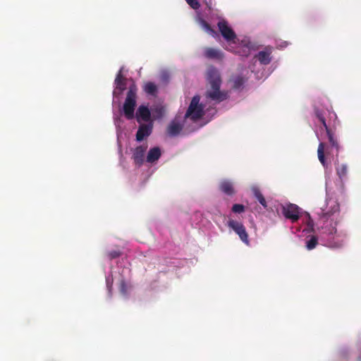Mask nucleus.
Listing matches in <instances>:
<instances>
[{
    "mask_svg": "<svg viewBox=\"0 0 361 361\" xmlns=\"http://www.w3.org/2000/svg\"><path fill=\"white\" fill-rule=\"evenodd\" d=\"M121 255L122 252L120 250H111L106 253V257L109 260H112L121 257Z\"/></svg>",
    "mask_w": 361,
    "mask_h": 361,
    "instance_id": "28",
    "label": "nucleus"
},
{
    "mask_svg": "<svg viewBox=\"0 0 361 361\" xmlns=\"http://www.w3.org/2000/svg\"><path fill=\"white\" fill-rule=\"evenodd\" d=\"M308 217H309L308 226H313L312 220L310 219V215H309V214H308Z\"/></svg>",
    "mask_w": 361,
    "mask_h": 361,
    "instance_id": "32",
    "label": "nucleus"
},
{
    "mask_svg": "<svg viewBox=\"0 0 361 361\" xmlns=\"http://www.w3.org/2000/svg\"><path fill=\"white\" fill-rule=\"evenodd\" d=\"M183 130V125L177 121L176 118L171 121L167 127V133L171 137L178 135Z\"/></svg>",
    "mask_w": 361,
    "mask_h": 361,
    "instance_id": "12",
    "label": "nucleus"
},
{
    "mask_svg": "<svg viewBox=\"0 0 361 361\" xmlns=\"http://www.w3.org/2000/svg\"><path fill=\"white\" fill-rule=\"evenodd\" d=\"M217 25L221 35L229 43L230 46L231 44L236 43L237 36L225 20H220Z\"/></svg>",
    "mask_w": 361,
    "mask_h": 361,
    "instance_id": "7",
    "label": "nucleus"
},
{
    "mask_svg": "<svg viewBox=\"0 0 361 361\" xmlns=\"http://www.w3.org/2000/svg\"><path fill=\"white\" fill-rule=\"evenodd\" d=\"M153 130V122L141 123L138 127L136 133V140L138 142L142 141L145 138L149 137Z\"/></svg>",
    "mask_w": 361,
    "mask_h": 361,
    "instance_id": "9",
    "label": "nucleus"
},
{
    "mask_svg": "<svg viewBox=\"0 0 361 361\" xmlns=\"http://www.w3.org/2000/svg\"><path fill=\"white\" fill-rule=\"evenodd\" d=\"M107 287L109 288V294L111 295V286L107 283Z\"/></svg>",
    "mask_w": 361,
    "mask_h": 361,
    "instance_id": "33",
    "label": "nucleus"
},
{
    "mask_svg": "<svg viewBox=\"0 0 361 361\" xmlns=\"http://www.w3.org/2000/svg\"><path fill=\"white\" fill-rule=\"evenodd\" d=\"M339 212V204L334 200H328L326 209L323 210L324 224L320 235L326 246L332 248L341 247L347 236L346 231L340 225L341 217Z\"/></svg>",
    "mask_w": 361,
    "mask_h": 361,
    "instance_id": "1",
    "label": "nucleus"
},
{
    "mask_svg": "<svg viewBox=\"0 0 361 361\" xmlns=\"http://www.w3.org/2000/svg\"><path fill=\"white\" fill-rule=\"evenodd\" d=\"M115 84L116 85V89L119 90L120 92H123L126 89V79L122 75V70H120L117 73Z\"/></svg>",
    "mask_w": 361,
    "mask_h": 361,
    "instance_id": "22",
    "label": "nucleus"
},
{
    "mask_svg": "<svg viewBox=\"0 0 361 361\" xmlns=\"http://www.w3.org/2000/svg\"><path fill=\"white\" fill-rule=\"evenodd\" d=\"M318 243L317 237L315 235H312L310 238L306 241V247L307 250H311L315 248L316 245Z\"/></svg>",
    "mask_w": 361,
    "mask_h": 361,
    "instance_id": "26",
    "label": "nucleus"
},
{
    "mask_svg": "<svg viewBox=\"0 0 361 361\" xmlns=\"http://www.w3.org/2000/svg\"><path fill=\"white\" fill-rule=\"evenodd\" d=\"M324 150L325 144L324 142H320L317 149L318 159L324 167H327V163L326 161L324 155Z\"/></svg>",
    "mask_w": 361,
    "mask_h": 361,
    "instance_id": "24",
    "label": "nucleus"
},
{
    "mask_svg": "<svg viewBox=\"0 0 361 361\" xmlns=\"http://www.w3.org/2000/svg\"><path fill=\"white\" fill-rule=\"evenodd\" d=\"M204 105L200 103V97L195 95L188 107L185 114L184 119H190L192 122H197L204 115Z\"/></svg>",
    "mask_w": 361,
    "mask_h": 361,
    "instance_id": "4",
    "label": "nucleus"
},
{
    "mask_svg": "<svg viewBox=\"0 0 361 361\" xmlns=\"http://www.w3.org/2000/svg\"><path fill=\"white\" fill-rule=\"evenodd\" d=\"M246 80L247 78H245L241 75L233 76L231 79V81L233 82L232 87L235 90H239L243 87Z\"/></svg>",
    "mask_w": 361,
    "mask_h": 361,
    "instance_id": "23",
    "label": "nucleus"
},
{
    "mask_svg": "<svg viewBox=\"0 0 361 361\" xmlns=\"http://www.w3.org/2000/svg\"><path fill=\"white\" fill-rule=\"evenodd\" d=\"M161 152L159 147L151 148L147 155L146 161L148 163H154L157 161L161 157Z\"/></svg>",
    "mask_w": 361,
    "mask_h": 361,
    "instance_id": "14",
    "label": "nucleus"
},
{
    "mask_svg": "<svg viewBox=\"0 0 361 361\" xmlns=\"http://www.w3.org/2000/svg\"><path fill=\"white\" fill-rule=\"evenodd\" d=\"M199 25L208 34L212 36H215L216 35V32L211 27V25L203 18H198L197 20Z\"/></svg>",
    "mask_w": 361,
    "mask_h": 361,
    "instance_id": "21",
    "label": "nucleus"
},
{
    "mask_svg": "<svg viewBox=\"0 0 361 361\" xmlns=\"http://www.w3.org/2000/svg\"><path fill=\"white\" fill-rule=\"evenodd\" d=\"M253 193L255 195V197L258 200V202L263 206L264 208L267 207V202L265 198L264 197L263 195L260 192V190L258 188H254L253 189Z\"/></svg>",
    "mask_w": 361,
    "mask_h": 361,
    "instance_id": "25",
    "label": "nucleus"
},
{
    "mask_svg": "<svg viewBox=\"0 0 361 361\" xmlns=\"http://www.w3.org/2000/svg\"><path fill=\"white\" fill-rule=\"evenodd\" d=\"M137 87L135 83H133L128 87L127 95L123 106V111L125 117L128 120H131L135 117V109L137 103Z\"/></svg>",
    "mask_w": 361,
    "mask_h": 361,
    "instance_id": "3",
    "label": "nucleus"
},
{
    "mask_svg": "<svg viewBox=\"0 0 361 361\" xmlns=\"http://www.w3.org/2000/svg\"><path fill=\"white\" fill-rule=\"evenodd\" d=\"M300 208L292 203H288L281 206V212L286 219H290L292 223L298 221L300 217Z\"/></svg>",
    "mask_w": 361,
    "mask_h": 361,
    "instance_id": "6",
    "label": "nucleus"
},
{
    "mask_svg": "<svg viewBox=\"0 0 361 361\" xmlns=\"http://www.w3.org/2000/svg\"><path fill=\"white\" fill-rule=\"evenodd\" d=\"M336 171L341 181L347 178L348 165L346 164H336Z\"/></svg>",
    "mask_w": 361,
    "mask_h": 361,
    "instance_id": "17",
    "label": "nucleus"
},
{
    "mask_svg": "<svg viewBox=\"0 0 361 361\" xmlns=\"http://www.w3.org/2000/svg\"><path fill=\"white\" fill-rule=\"evenodd\" d=\"M143 90L145 93L152 96H157L158 93L157 85L154 82L150 81L145 83Z\"/></svg>",
    "mask_w": 361,
    "mask_h": 361,
    "instance_id": "19",
    "label": "nucleus"
},
{
    "mask_svg": "<svg viewBox=\"0 0 361 361\" xmlns=\"http://www.w3.org/2000/svg\"><path fill=\"white\" fill-rule=\"evenodd\" d=\"M325 130L326 132L328 140L331 147L335 148L336 152H338L340 146L334 132L329 128H327V129H325Z\"/></svg>",
    "mask_w": 361,
    "mask_h": 361,
    "instance_id": "20",
    "label": "nucleus"
},
{
    "mask_svg": "<svg viewBox=\"0 0 361 361\" xmlns=\"http://www.w3.org/2000/svg\"><path fill=\"white\" fill-rule=\"evenodd\" d=\"M185 1L194 10H197L200 8V4L197 0H185Z\"/></svg>",
    "mask_w": 361,
    "mask_h": 361,
    "instance_id": "30",
    "label": "nucleus"
},
{
    "mask_svg": "<svg viewBox=\"0 0 361 361\" xmlns=\"http://www.w3.org/2000/svg\"><path fill=\"white\" fill-rule=\"evenodd\" d=\"M207 81L210 87L206 91L205 96L216 103H220L228 97V92L221 91V79L219 71L211 68L207 71Z\"/></svg>",
    "mask_w": 361,
    "mask_h": 361,
    "instance_id": "2",
    "label": "nucleus"
},
{
    "mask_svg": "<svg viewBox=\"0 0 361 361\" xmlns=\"http://www.w3.org/2000/svg\"><path fill=\"white\" fill-rule=\"evenodd\" d=\"M219 188L222 192L228 196H232L235 192L233 183L228 180L221 181Z\"/></svg>",
    "mask_w": 361,
    "mask_h": 361,
    "instance_id": "13",
    "label": "nucleus"
},
{
    "mask_svg": "<svg viewBox=\"0 0 361 361\" xmlns=\"http://www.w3.org/2000/svg\"><path fill=\"white\" fill-rule=\"evenodd\" d=\"M135 118L137 123L142 122L150 123L152 122V111L149 110L148 106L145 105H140L135 114Z\"/></svg>",
    "mask_w": 361,
    "mask_h": 361,
    "instance_id": "8",
    "label": "nucleus"
},
{
    "mask_svg": "<svg viewBox=\"0 0 361 361\" xmlns=\"http://www.w3.org/2000/svg\"><path fill=\"white\" fill-rule=\"evenodd\" d=\"M147 148V147L146 145H140L135 148L132 158L135 165L140 166L143 164Z\"/></svg>",
    "mask_w": 361,
    "mask_h": 361,
    "instance_id": "10",
    "label": "nucleus"
},
{
    "mask_svg": "<svg viewBox=\"0 0 361 361\" xmlns=\"http://www.w3.org/2000/svg\"><path fill=\"white\" fill-rule=\"evenodd\" d=\"M232 212L236 214H240L245 212V207L241 204H235L233 205Z\"/></svg>",
    "mask_w": 361,
    "mask_h": 361,
    "instance_id": "29",
    "label": "nucleus"
},
{
    "mask_svg": "<svg viewBox=\"0 0 361 361\" xmlns=\"http://www.w3.org/2000/svg\"><path fill=\"white\" fill-rule=\"evenodd\" d=\"M119 289L121 293L126 295L128 291L126 283L124 281H121L119 286Z\"/></svg>",
    "mask_w": 361,
    "mask_h": 361,
    "instance_id": "31",
    "label": "nucleus"
},
{
    "mask_svg": "<svg viewBox=\"0 0 361 361\" xmlns=\"http://www.w3.org/2000/svg\"><path fill=\"white\" fill-rule=\"evenodd\" d=\"M166 114V108L162 105H157L152 109V116L154 120L162 118Z\"/></svg>",
    "mask_w": 361,
    "mask_h": 361,
    "instance_id": "18",
    "label": "nucleus"
},
{
    "mask_svg": "<svg viewBox=\"0 0 361 361\" xmlns=\"http://www.w3.org/2000/svg\"><path fill=\"white\" fill-rule=\"evenodd\" d=\"M204 56L207 59L221 60L224 58L223 53L214 48H207L204 50Z\"/></svg>",
    "mask_w": 361,
    "mask_h": 361,
    "instance_id": "16",
    "label": "nucleus"
},
{
    "mask_svg": "<svg viewBox=\"0 0 361 361\" xmlns=\"http://www.w3.org/2000/svg\"><path fill=\"white\" fill-rule=\"evenodd\" d=\"M251 46L250 43H241L237 48L236 50H233L231 48H228V50L233 51L235 54H239L241 56L247 57L250 54Z\"/></svg>",
    "mask_w": 361,
    "mask_h": 361,
    "instance_id": "15",
    "label": "nucleus"
},
{
    "mask_svg": "<svg viewBox=\"0 0 361 361\" xmlns=\"http://www.w3.org/2000/svg\"><path fill=\"white\" fill-rule=\"evenodd\" d=\"M227 225L229 228L233 229V231L239 236L240 239L246 245H250L248 233L245 226L241 222L230 219L228 220Z\"/></svg>",
    "mask_w": 361,
    "mask_h": 361,
    "instance_id": "5",
    "label": "nucleus"
},
{
    "mask_svg": "<svg viewBox=\"0 0 361 361\" xmlns=\"http://www.w3.org/2000/svg\"><path fill=\"white\" fill-rule=\"evenodd\" d=\"M315 115H316L317 118L319 119V121L322 123L324 129H327V128H329V127L326 123V119H325V117L323 115L322 112L319 109H316Z\"/></svg>",
    "mask_w": 361,
    "mask_h": 361,
    "instance_id": "27",
    "label": "nucleus"
},
{
    "mask_svg": "<svg viewBox=\"0 0 361 361\" xmlns=\"http://www.w3.org/2000/svg\"><path fill=\"white\" fill-rule=\"evenodd\" d=\"M272 48L267 47L264 50L260 51L255 56L259 63L262 65H268L271 61Z\"/></svg>",
    "mask_w": 361,
    "mask_h": 361,
    "instance_id": "11",
    "label": "nucleus"
}]
</instances>
